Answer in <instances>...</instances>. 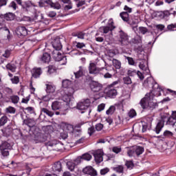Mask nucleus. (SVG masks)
Segmentation results:
<instances>
[{
  "label": "nucleus",
  "mask_w": 176,
  "mask_h": 176,
  "mask_svg": "<svg viewBox=\"0 0 176 176\" xmlns=\"http://www.w3.org/2000/svg\"><path fill=\"white\" fill-rule=\"evenodd\" d=\"M153 97H155V95L153 94V92L151 91L150 93L146 94L145 97L141 99L139 104L142 109L146 111H153L158 107L157 102L152 101Z\"/></svg>",
  "instance_id": "1"
},
{
  "label": "nucleus",
  "mask_w": 176,
  "mask_h": 176,
  "mask_svg": "<svg viewBox=\"0 0 176 176\" xmlns=\"http://www.w3.org/2000/svg\"><path fill=\"white\" fill-rule=\"evenodd\" d=\"M170 116L169 113H163L161 114V119L157 122L154 131H155L156 134H160L162 131V129L164 127V122L168 120V118Z\"/></svg>",
  "instance_id": "2"
},
{
  "label": "nucleus",
  "mask_w": 176,
  "mask_h": 176,
  "mask_svg": "<svg viewBox=\"0 0 176 176\" xmlns=\"http://www.w3.org/2000/svg\"><path fill=\"white\" fill-rule=\"evenodd\" d=\"M51 108L52 111H54V113L56 116L67 115V110H63V104L60 102L54 101L52 103Z\"/></svg>",
  "instance_id": "3"
},
{
  "label": "nucleus",
  "mask_w": 176,
  "mask_h": 176,
  "mask_svg": "<svg viewBox=\"0 0 176 176\" xmlns=\"http://www.w3.org/2000/svg\"><path fill=\"white\" fill-rule=\"evenodd\" d=\"M144 151L145 148H144L143 146H133L128 150L127 155L129 157H133V156H140L144 153Z\"/></svg>",
  "instance_id": "4"
},
{
  "label": "nucleus",
  "mask_w": 176,
  "mask_h": 176,
  "mask_svg": "<svg viewBox=\"0 0 176 176\" xmlns=\"http://www.w3.org/2000/svg\"><path fill=\"white\" fill-rule=\"evenodd\" d=\"M124 10L125 12H120V16L121 19H122L123 21H125V23H127L128 24H130V25H133V24H135L134 22L130 21V15L129 13H131L133 12V8H129L127 6H124Z\"/></svg>",
  "instance_id": "5"
},
{
  "label": "nucleus",
  "mask_w": 176,
  "mask_h": 176,
  "mask_svg": "<svg viewBox=\"0 0 176 176\" xmlns=\"http://www.w3.org/2000/svg\"><path fill=\"white\" fill-rule=\"evenodd\" d=\"M144 86H147L148 87L153 89V90H156V89H159L160 90L159 84L155 81L153 77H148L146 80H144Z\"/></svg>",
  "instance_id": "6"
},
{
  "label": "nucleus",
  "mask_w": 176,
  "mask_h": 176,
  "mask_svg": "<svg viewBox=\"0 0 176 176\" xmlns=\"http://www.w3.org/2000/svg\"><path fill=\"white\" fill-rule=\"evenodd\" d=\"M90 104H91L90 99H86L83 101L79 102L76 105L77 109L82 111L81 113H85V111H86V109H89Z\"/></svg>",
  "instance_id": "7"
},
{
  "label": "nucleus",
  "mask_w": 176,
  "mask_h": 176,
  "mask_svg": "<svg viewBox=\"0 0 176 176\" xmlns=\"http://www.w3.org/2000/svg\"><path fill=\"white\" fill-rule=\"evenodd\" d=\"M10 149H12V144L6 141L3 142L0 145V151L3 156H9Z\"/></svg>",
  "instance_id": "8"
},
{
  "label": "nucleus",
  "mask_w": 176,
  "mask_h": 176,
  "mask_svg": "<svg viewBox=\"0 0 176 176\" xmlns=\"http://www.w3.org/2000/svg\"><path fill=\"white\" fill-rule=\"evenodd\" d=\"M104 70L107 71V69L104 67L99 68L94 63H91L88 67L89 74L91 75H97V74H100V71Z\"/></svg>",
  "instance_id": "9"
},
{
  "label": "nucleus",
  "mask_w": 176,
  "mask_h": 176,
  "mask_svg": "<svg viewBox=\"0 0 176 176\" xmlns=\"http://www.w3.org/2000/svg\"><path fill=\"white\" fill-rule=\"evenodd\" d=\"M104 93L107 97H109V98H116L118 96V91L115 87L112 86L108 85L105 89Z\"/></svg>",
  "instance_id": "10"
},
{
  "label": "nucleus",
  "mask_w": 176,
  "mask_h": 176,
  "mask_svg": "<svg viewBox=\"0 0 176 176\" xmlns=\"http://www.w3.org/2000/svg\"><path fill=\"white\" fill-rule=\"evenodd\" d=\"M93 155L94 160L97 164H100V163L103 162L104 157L102 156H104V151L102 150H97L94 152Z\"/></svg>",
  "instance_id": "11"
},
{
  "label": "nucleus",
  "mask_w": 176,
  "mask_h": 176,
  "mask_svg": "<svg viewBox=\"0 0 176 176\" xmlns=\"http://www.w3.org/2000/svg\"><path fill=\"white\" fill-rule=\"evenodd\" d=\"M89 87L94 93H98L102 90V85L100 84L97 81H91L89 83Z\"/></svg>",
  "instance_id": "12"
},
{
  "label": "nucleus",
  "mask_w": 176,
  "mask_h": 176,
  "mask_svg": "<svg viewBox=\"0 0 176 176\" xmlns=\"http://www.w3.org/2000/svg\"><path fill=\"white\" fill-rule=\"evenodd\" d=\"M51 45L55 51H60L61 49H63V45L61 44V41L58 37L52 38Z\"/></svg>",
  "instance_id": "13"
},
{
  "label": "nucleus",
  "mask_w": 176,
  "mask_h": 176,
  "mask_svg": "<svg viewBox=\"0 0 176 176\" xmlns=\"http://www.w3.org/2000/svg\"><path fill=\"white\" fill-rule=\"evenodd\" d=\"M82 173L84 174H86L87 175L90 176H98V173H97V170L93 168V166H86L82 169Z\"/></svg>",
  "instance_id": "14"
},
{
  "label": "nucleus",
  "mask_w": 176,
  "mask_h": 176,
  "mask_svg": "<svg viewBox=\"0 0 176 176\" xmlns=\"http://www.w3.org/2000/svg\"><path fill=\"white\" fill-rule=\"evenodd\" d=\"M52 58L55 61H62V60H65L67 61V56L64 55V54H61V52L58 51H53L52 52Z\"/></svg>",
  "instance_id": "15"
},
{
  "label": "nucleus",
  "mask_w": 176,
  "mask_h": 176,
  "mask_svg": "<svg viewBox=\"0 0 176 176\" xmlns=\"http://www.w3.org/2000/svg\"><path fill=\"white\" fill-rule=\"evenodd\" d=\"M120 42L121 45H127L129 43V36L123 30L119 32Z\"/></svg>",
  "instance_id": "16"
},
{
  "label": "nucleus",
  "mask_w": 176,
  "mask_h": 176,
  "mask_svg": "<svg viewBox=\"0 0 176 176\" xmlns=\"http://www.w3.org/2000/svg\"><path fill=\"white\" fill-rule=\"evenodd\" d=\"M16 34L19 36H27L28 35V30L25 26H18L16 28Z\"/></svg>",
  "instance_id": "17"
},
{
  "label": "nucleus",
  "mask_w": 176,
  "mask_h": 176,
  "mask_svg": "<svg viewBox=\"0 0 176 176\" xmlns=\"http://www.w3.org/2000/svg\"><path fill=\"white\" fill-rule=\"evenodd\" d=\"M116 28L113 20H109L107 26L102 27L103 34H108L109 31H113Z\"/></svg>",
  "instance_id": "18"
},
{
  "label": "nucleus",
  "mask_w": 176,
  "mask_h": 176,
  "mask_svg": "<svg viewBox=\"0 0 176 176\" xmlns=\"http://www.w3.org/2000/svg\"><path fill=\"white\" fill-rule=\"evenodd\" d=\"M21 6L25 12H30V8H32V6L35 7V4L31 1H23Z\"/></svg>",
  "instance_id": "19"
},
{
  "label": "nucleus",
  "mask_w": 176,
  "mask_h": 176,
  "mask_svg": "<svg viewBox=\"0 0 176 176\" xmlns=\"http://www.w3.org/2000/svg\"><path fill=\"white\" fill-rule=\"evenodd\" d=\"M74 74L76 79H79L80 78H82V76H84L85 74H86V67L80 66L78 67V70Z\"/></svg>",
  "instance_id": "20"
},
{
  "label": "nucleus",
  "mask_w": 176,
  "mask_h": 176,
  "mask_svg": "<svg viewBox=\"0 0 176 176\" xmlns=\"http://www.w3.org/2000/svg\"><path fill=\"white\" fill-rule=\"evenodd\" d=\"M31 74L32 78L37 79V78H40L41 75H42V69L41 67H34L31 70Z\"/></svg>",
  "instance_id": "21"
},
{
  "label": "nucleus",
  "mask_w": 176,
  "mask_h": 176,
  "mask_svg": "<svg viewBox=\"0 0 176 176\" xmlns=\"http://www.w3.org/2000/svg\"><path fill=\"white\" fill-rule=\"evenodd\" d=\"M39 59L40 61H41V63H43L44 64H49V63H50V60H52V56H50V54L45 52L39 58Z\"/></svg>",
  "instance_id": "22"
},
{
  "label": "nucleus",
  "mask_w": 176,
  "mask_h": 176,
  "mask_svg": "<svg viewBox=\"0 0 176 176\" xmlns=\"http://www.w3.org/2000/svg\"><path fill=\"white\" fill-rule=\"evenodd\" d=\"M91 155H90L89 153H85L83 154L81 157H78L76 160V163H78V164H79V163H80V160H87V162H90V160H91Z\"/></svg>",
  "instance_id": "23"
},
{
  "label": "nucleus",
  "mask_w": 176,
  "mask_h": 176,
  "mask_svg": "<svg viewBox=\"0 0 176 176\" xmlns=\"http://www.w3.org/2000/svg\"><path fill=\"white\" fill-rule=\"evenodd\" d=\"M35 141L37 142H45L47 140V136L42 133H37V135L35 136Z\"/></svg>",
  "instance_id": "24"
},
{
  "label": "nucleus",
  "mask_w": 176,
  "mask_h": 176,
  "mask_svg": "<svg viewBox=\"0 0 176 176\" xmlns=\"http://www.w3.org/2000/svg\"><path fill=\"white\" fill-rule=\"evenodd\" d=\"M61 170H63V165L60 161L55 162L52 166V170L54 173H60Z\"/></svg>",
  "instance_id": "25"
},
{
  "label": "nucleus",
  "mask_w": 176,
  "mask_h": 176,
  "mask_svg": "<svg viewBox=\"0 0 176 176\" xmlns=\"http://www.w3.org/2000/svg\"><path fill=\"white\" fill-rule=\"evenodd\" d=\"M6 21H13L16 19V14L13 12H7L4 14Z\"/></svg>",
  "instance_id": "26"
},
{
  "label": "nucleus",
  "mask_w": 176,
  "mask_h": 176,
  "mask_svg": "<svg viewBox=\"0 0 176 176\" xmlns=\"http://www.w3.org/2000/svg\"><path fill=\"white\" fill-rule=\"evenodd\" d=\"M6 69L8 71H10L11 72H16V69H17V66L14 63H8L6 65Z\"/></svg>",
  "instance_id": "27"
},
{
  "label": "nucleus",
  "mask_w": 176,
  "mask_h": 176,
  "mask_svg": "<svg viewBox=\"0 0 176 176\" xmlns=\"http://www.w3.org/2000/svg\"><path fill=\"white\" fill-rule=\"evenodd\" d=\"M24 124L28 126V127H34L35 126V120L34 119H26L23 120Z\"/></svg>",
  "instance_id": "28"
},
{
  "label": "nucleus",
  "mask_w": 176,
  "mask_h": 176,
  "mask_svg": "<svg viewBox=\"0 0 176 176\" xmlns=\"http://www.w3.org/2000/svg\"><path fill=\"white\" fill-rule=\"evenodd\" d=\"M62 100L64 101V102L69 104L71 102V100H72V96L65 93L64 96L62 97Z\"/></svg>",
  "instance_id": "29"
},
{
  "label": "nucleus",
  "mask_w": 176,
  "mask_h": 176,
  "mask_svg": "<svg viewBox=\"0 0 176 176\" xmlns=\"http://www.w3.org/2000/svg\"><path fill=\"white\" fill-rule=\"evenodd\" d=\"M72 36H77L78 39H85V36H86V33L83 32H78L76 33H72Z\"/></svg>",
  "instance_id": "30"
},
{
  "label": "nucleus",
  "mask_w": 176,
  "mask_h": 176,
  "mask_svg": "<svg viewBox=\"0 0 176 176\" xmlns=\"http://www.w3.org/2000/svg\"><path fill=\"white\" fill-rule=\"evenodd\" d=\"M56 87L52 85L46 84V92L48 94L54 93Z\"/></svg>",
  "instance_id": "31"
},
{
  "label": "nucleus",
  "mask_w": 176,
  "mask_h": 176,
  "mask_svg": "<svg viewBox=\"0 0 176 176\" xmlns=\"http://www.w3.org/2000/svg\"><path fill=\"white\" fill-rule=\"evenodd\" d=\"M67 166L68 170L74 171V170H75V167H76V164L72 161H69L67 162Z\"/></svg>",
  "instance_id": "32"
},
{
  "label": "nucleus",
  "mask_w": 176,
  "mask_h": 176,
  "mask_svg": "<svg viewBox=\"0 0 176 176\" xmlns=\"http://www.w3.org/2000/svg\"><path fill=\"white\" fill-rule=\"evenodd\" d=\"M113 65L116 69H120L122 67V63L118 59H113Z\"/></svg>",
  "instance_id": "33"
},
{
  "label": "nucleus",
  "mask_w": 176,
  "mask_h": 176,
  "mask_svg": "<svg viewBox=\"0 0 176 176\" xmlns=\"http://www.w3.org/2000/svg\"><path fill=\"white\" fill-rule=\"evenodd\" d=\"M10 100L12 104H18L20 101V98L17 95H13L10 97Z\"/></svg>",
  "instance_id": "34"
},
{
  "label": "nucleus",
  "mask_w": 176,
  "mask_h": 176,
  "mask_svg": "<svg viewBox=\"0 0 176 176\" xmlns=\"http://www.w3.org/2000/svg\"><path fill=\"white\" fill-rule=\"evenodd\" d=\"M8 120H9V118L6 116H3L0 118V126H5L8 123Z\"/></svg>",
  "instance_id": "35"
},
{
  "label": "nucleus",
  "mask_w": 176,
  "mask_h": 176,
  "mask_svg": "<svg viewBox=\"0 0 176 176\" xmlns=\"http://www.w3.org/2000/svg\"><path fill=\"white\" fill-rule=\"evenodd\" d=\"M41 112H43V113H45V115H47V116H50V118H52L55 114L54 112L51 111L46 108L41 109Z\"/></svg>",
  "instance_id": "36"
},
{
  "label": "nucleus",
  "mask_w": 176,
  "mask_h": 176,
  "mask_svg": "<svg viewBox=\"0 0 176 176\" xmlns=\"http://www.w3.org/2000/svg\"><path fill=\"white\" fill-rule=\"evenodd\" d=\"M5 112L6 113L14 114L16 113V108L9 106L8 107L6 108Z\"/></svg>",
  "instance_id": "37"
},
{
  "label": "nucleus",
  "mask_w": 176,
  "mask_h": 176,
  "mask_svg": "<svg viewBox=\"0 0 176 176\" xmlns=\"http://www.w3.org/2000/svg\"><path fill=\"white\" fill-rule=\"evenodd\" d=\"M65 94H68L69 96H74V93H75V89L74 88L69 87L68 88H66L65 90Z\"/></svg>",
  "instance_id": "38"
},
{
  "label": "nucleus",
  "mask_w": 176,
  "mask_h": 176,
  "mask_svg": "<svg viewBox=\"0 0 176 176\" xmlns=\"http://www.w3.org/2000/svg\"><path fill=\"white\" fill-rule=\"evenodd\" d=\"M176 120H175V118H173V117L169 116L166 121V124H168V126H174Z\"/></svg>",
  "instance_id": "39"
},
{
  "label": "nucleus",
  "mask_w": 176,
  "mask_h": 176,
  "mask_svg": "<svg viewBox=\"0 0 176 176\" xmlns=\"http://www.w3.org/2000/svg\"><path fill=\"white\" fill-rule=\"evenodd\" d=\"M0 25L1 27L6 25V18L3 14H0Z\"/></svg>",
  "instance_id": "40"
},
{
  "label": "nucleus",
  "mask_w": 176,
  "mask_h": 176,
  "mask_svg": "<svg viewBox=\"0 0 176 176\" xmlns=\"http://www.w3.org/2000/svg\"><path fill=\"white\" fill-rule=\"evenodd\" d=\"M71 86V80H63L62 82V87L64 89H68Z\"/></svg>",
  "instance_id": "41"
},
{
  "label": "nucleus",
  "mask_w": 176,
  "mask_h": 176,
  "mask_svg": "<svg viewBox=\"0 0 176 176\" xmlns=\"http://www.w3.org/2000/svg\"><path fill=\"white\" fill-rule=\"evenodd\" d=\"M114 171H116V173H119L120 174H122L124 171V167L122 165H119L114 168Z\"/></svg>",
  "instance_id": "42"
},
{
  "label": "nucleus",
  "mask_w": 176,
  "mask_h": 176,
  "mask_svg": "<svg viewBox=\"0 0 176 176\" xmlns=\"http://www.w3.org/2000/svg\"><path fill=\"white\" fill-rule=\"evenodd\" d=\"M116 107L115 106H111L109 109L106 111L107 115H113Z\"/></svg>",
  "instance_id": "43"
},
{
  "label": "nucleus",
  "mask_w": 176,
  "mask_h": 176,
  "mask_svg": "<svg viewBox=\"0 0 176 176\" xmlns=\"http://www.w3.org/2000/svg\"><path fill=\"white\" fill-rule=\"evenodd\" d=\"M142 42V38L140 36H135L133 40V43H135V45H138V43H141Z\"/></svg>",
  "instance_id": "44"
},
{
  "label": "nucleus",
  "mask_w": 176,
  "mask_h": 176,
  "mask_svg": "<svg viewBox=\"0 0 176 176\" xmlns=\"http://www.w3.org/2000/svg\"><path fill=\"white\" fill-rule=\"evenodd\" d=\"M57 71V68L54 65H50L48 67V74H54Z\"/></svg>",
  "instance_id": "45"
},
{
  "label": "nucleus",
  "mask_w": 176,
  "mask_h": 176,
  "mask_svg": "<svg viewBox=\"0 0 176 176\" xmlns=\"http://www.w3.org/2000/svg\"><path fill=\"white\" fill-rule=\"evenodd\" d=\"M123 82L124 85H131V83H133V82L131 81V78L129 76L124 77Z\"/></svg>",
  "instance_id": "46"
},
{
  "label": "nucleus",
  "mask_w": 176,
  "mask_h": 176,
  "mask_svg": "<svg viewBox=\"0 0 176 176\" xmlns=\"http://www.w3.org/2000/svg\"><path fill=\"white\" fill-rule=\"evenodd\" d=\"M163 135L165 138H170V137H173V135H174V133H173V132H171L170 131H165L164 132Z\"/></svg>",
  "instance_id": "47"
},
{
  "label": "nucleus",
  "mask_w": 176,
  "mask_h": 176,
  "mask_svg": "<svg viewBox=\"0 0 176 176\" xmlns=\"http://www.w3.org/2000/svg\"><path fill=\"white\" fill-rule=\"evenodd\" d=\"M139 32H140V34H142V35H145V34H147V32H149V30L146 28L140 27Z\"/></svg>",
  "instance_id": "48"
},
{
  "label": "nucleus",
  "mask_w": 176,
  "mask_h": 176,
  "mask_svg": "<svg viewBox=\"0 0 176 176\" xmlns=\"http://www.w3.org/2000/svg\"><path fill=\"white\" fill-rule=\"evenodd\" d=\"M87 133L89 137H91L96 133V129H94V126H92L88 128Z\"/></svg>",
  "instance_id": "49"
},
{
  "label": "nucleus",
  "mask_w": 176,
  "mask_h": 176,
  "mask_svg": "<svg viewBox=\"0 0 176 176\" xmlns=\"http://www.w3.org/2000/svg\"><path fill=\"white\" fill-rule=\"evenodd\" d=\"M10 80H11L12 83H13L14 85H17L19 83V82H20V79L19 78V76H14V77L11 78Z\"/></svg>",
  "instance_id": "50"
},
{
  "label": "nucleus",
  "mask_w": 176,
  "mask_h": 176,
  "mask_svg": "<svg viewBox=\"0 0 176 176\" xmlns=\"http://www.w3.org/2000/svg\"><path fill=\"white\" fill-rule=\"evenodd\" d=\"M128 116H129L131 118H135V116H137V112L135 111V110L132 109L128 113Z\"/></svg>",
  "instance_id": "51"
},
{
  "label": "nucleus",
  "mask_w": 176,
  "mask_h": 176,
  "mask_svg": "<svg viewBox=\"0 0 176 176\" xmlns=\"http://www.w3.org/2000/svg\"><path fill=\"white\" fill-rule=\"evenodd\" d=\"M38 100L41 101H45V102H47V101H50V96L45 95L44 96H41Z\"/></svg>",
  "instance_id": "52"
},
{
  "label": "nucleus",
  "mask_w": 176,
  "mask_h": 176,
  "mask_svg": "<svg viewBox=\"0 0 176 176\" xmlns=\"http://www.w3.org/2000/svg\"><path fill=\"white\" fill-rule=\"evenodd\" d=\"M150 129H151V126H148V123L144 122L142 124V133H145L146 130H150Z\"/></svg>",
  "instance_id": "53"
},
{
  "label": "nucleus",
  "mask_w": 176,
  "mask_h": 176,
  "mask_svg": "<svg viewBox=\"0 0 176 176\" xmlns=\"http://www.w3.org/2000/svg\"><path fill=\"white\" fill-rule=\"evenodd\" d=\"M95 129H96V131H101V130H102V129H104V124H102L101 123H98L96 124Z\"/></svg>",
  "instance_id": "54"
},
{
  "label": "nucleus",
  "mask_w": 176,
  "mask_h": 176,
  "mask_svg": "<svg viewBox=\"0 0 176 176\" xmlns=\"http://www.w3.org/2000/svg\"><path fill=\"white\" fill-rule=\"evenodd\" d=\"M112 151L114 153H120L122 152V148L120 146H114L112 148Z\"/></svg>",
  "instance_id": "55"
},
{
  "label": "nucleus",
  "mask_w": 176,
  "mask_h": 176,
  "mask_svg": "<svg viewBox=\"0 0 176 176\" xmlns=\"http://www.w3.org/2000/svg\"><path fill=\"white\" fill-rule=\"evenodd\" d=\"M162 14L164 15V16L165 18L168 17V16H170V14H174V16H175L176 11H173V12H169L168 11H164V12H162Z\"/></svg>",
  "instance_id": "56"
},
{
  "label": "nucleus",
  "mask_w": 176,
  "mask_h": 176,
  "mask_svg": "<svg viewBox=\"0 0 176 176\" xmlns=\"http://www.w3.org/2000/svg\"><path fill=\"white\" fill-rule=\"evenodd\" d=\"M126 60H128V63L129 65H134L135 64V62L134 61V59L129 56H125Z\"/></svg>",
  "instance_id": "57"
},
{
  "label": "nucleus",
  "mask_w": 176,
  "mask_h": 176,
  "mask_svg": "<svg viewBox=\"0 0 176 176\" xmlns=\"http://www.w3.org/2000/svg\"><path fill=\"white\" fill-rule=\"evenodd\" d=\"M125 166L127 167V168H133L134 167V163L133 161H126L125 163Z\"/></svg>",
  "instance_id": "58"
},
{
  "label": "nucleus",
  "mask_w": 176,
  "mask_h": 176,
  "mask_svg": "<svg viewBox=\"0 0 176 176\" xmlns=\"http://www.w3.org/2000/svg\"><path fill=\"white\" fill-rule=\"evenodd\" d=\"M53 9H56V10H60L61 9V5L58 2L53 3L52 7Z\"/></svg>",
  "instance_id": "59"
},
{
  "label": "nucleus",
  "mask_w": 176,
  "mask_h": 176,
  "mask_svg": "<svg viewBox=\"0 0 176 176\" xmlns=\"http://www.w3.org/2000/svg\"><path fill=\"white\" fill-rule=\"evenodd\" d=\"M25 109V111H28V113H30V114L35 113V109L32 107H26Z\"/></svg>",
  "instance_id": "60"
},
{
  "label": "nucleus",
  "mask_w": 176,
  "mask_h": 176,
  "mask_svg": "<svg viewBox=\"0 0 176 176\" xmlns=\"http://www.w3.org/2000/svg\"><path fill=\"white\" fill-rule=\"evenodd\" d=\"M139 67L140 69H142V71H149V69L142 62L140 63Z\"/></svg>",
  "instance_id": "61"
},
{
  "label": "nucleus",
  "mask_w": 176,
  "mask_h": 176,
  "mask_svg": "<svg viewBox=\"0 0 176 176\" xmlns=\"http://www.w3.org/2000/svg\"><path fill=\"white\" fill-rule=\"evenodd\" d=\"M109 173V168H104L100 170V175H105V174H108Z\"/></svg>",
  "instance_id": "62"
},
{
  "label": "nucleus",
  "mask_w": 176,
  "mask_h": 176,
  "mask_svg": "<svg viewBox=\"0 0 176 176\" xmlns=\"http://www.w3.org/2000/svg\"><path fill=\"white\" fill-rule=\"evenodd\" d=\"M8 8H12L13 10H16L17 9V3H16L14 1H12L10 5L8 6Z\"/></svg>",
  "instance_id": "63"
},
{
  "label": "nucleus",
  "mask_w": 176,
  "mask_h": 176,
  "mask_svg": "<svg viewBox=\"0 0 176 176\" xmlns=\"http://www.w3.org/2000/svg\"><path fill=\"white\" fill-rule=\"evenodd\" d=\"M129 76H137V71L135 70H129L128 71Z\"/></svg>",
  "instance_id": "64"
}]
</instances>
